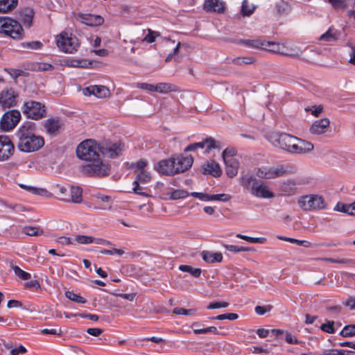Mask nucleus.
<instances>
[{
    "mask_svg": "<svg viewBox=\"0 0 355 355\" xmlns=\"http://www.w3.org/2000/svg\"><path fill=\"white\" fill-rule=\"evenodd\" d=\"M270 141L274 146L292 154H304L313 149L311 142L285 132H272Z\"/></svg>",
    "mask_w": 355,
    "mask_h": 355,
    "instance_id": "1",
    "label": "nucleus"
},
{
    "mask_svg": "<svg viewBox=\"0 0 355 355\" xmlns=\"http://www.w3.org/2000/svg\"><path fill=\"white\" fill-rule=\"evenodd\" d=\"M35 124L33 122L24 123L17 130V147L20 151L32 153L40 150L44 145V139L35 133Z\"/></svg>",
    "mask_w": 355,
    "mask_h": 355,
    "instance_id": "2",
    "label": "nucleus"
},
{
    "mask_svg": "<svg viewBox=\"0 0 355 355\" xmlns=\"http://www.w3.org/2000/svg\"><path fill=\"white\" fill-rule=\"evenodd\" d=\"M240 183L244 189L249 191L257 198L268 199L275 196L269 187L261 180L257 179L252 174L247 173L241 175Z\"/></svg>",
    "mask_w": 355,
    "mask_h": 355,
    "instance_id": "3",
    "label": "nucleus"
},
{
    "mask_svg": "<svg viewBox=\"0 0 355 355\" xmlns=\"http://www.w3.org/2000/svg\"><path fill=\"white\" fill-rule=\"evenodd\" d=\"M101 153V144L93 139L82 141L76 148V155L82 160L89 162L98 158Z\"/></svg>",
    "mask_w": 355,
    "mask_h": 355,
    "instance_id": "4",
    "label": "nucleus"
},
{
    "mask_svg": "<svg viewBox=\"0 0 355 355\" xmlns=\"http://www.w3.org/2000/svg\"><path fill=\"white\" fill-rule=\"evenodd\" d=\"M111 166L109 163L105 162L96 158L82 167V172L88 176L103 178L110 175Z\"/></svg>",
    "mask_w": 355,
    "mask_h": 355,
    "instance_id": "5",
    "label": "nucleus"
},
{
    "mask_svg": "<svg viewBox=\"0 0 355 355\" xmlns=\"http://www.w3.org/2000/svg\"><path fill=\"white\" fill-rule=\"evenodd\" d=\"M55 42L58 49L66 53H73L77 51L80 45L76 36L64 31L57 35Z\"/></svg>",
    "mask_w": 355,
    "mask_h": 355,
    "instance_id": "6",
    "label": "nucleus"
},
{
    "mask_svg": "<svg viewBox=\"0 0 355 355\" xmlns=\"http://www.w3.org/2000/svg\"><path fill=\"white\" fill-rule=\"evenodd\" d=\"M24 115L33 120H40L46 115L45 105L38 101L30 100L24 102L21 107Z\"/></svg>",
    "mask_w": 355,
    "mask_h": 355,
    "instance_id": "7",
    "label": "nucleus"
},
{
    "mask_svg": "<svg viewBox=\"0 0 355 355\" xmlns=\"http://www.w3.org/2000/svg\"><path fill=\"white\" fill-rule=\"evenodd\" d=\"M289 172L287 166H261L256 169L255 177L260 179H275L285 175Z\"/></svg>",
    "mask_w": 355,
    "mask_h": 355,
    "instance_id": "8",
    "label": "nucleus"
},
{
    "mask_svg": "<svg viewBox=\"0 0 355 355\" xmlns=\"http://www.w3.org/2000/svg\"><path fill=\"white\" fill-rule=\"evenodd\" d=\"M298 204L304 210L321 209L325 207L324 199L318 195L302 196L298 200Z\"/></svg>",
    "mask_w": 355,
    "mask_h": 355,
    "instance_id": "9",
    "label": "nucleus"
},
{
    "mask_svg": "<svg viewBox=\"0 0 355 355\" xmlns=\"http://www.w3.org/2000/svg\"><path fill=\"white\" fill-rule=\"evenodd\" d=\"M124 147L121 141L103 143L101 144V153L105 157L114 159L122 155Z\"/></svg>",
    "mask_w": 355,
    "mask_h": 355,
    "instance_id": "10",
    "label": "nucleus"
},
{
    "mask_svg": "<svg viewBox=\"0 0 355 355\" xmlns=\"http://www.w3.org/2000/svg\"><path fill=\"white\" fill-rule=\"evenodd\" d=\"M21 119V113L17 110L6 112L0 120V127L3 130L9 131L15 128Z\"/></svg>",
    "mask_w": 355,
    "mask_h": 355,
    "instance_id": "11",
    "label": "nucleus"
},
{
    "mask_svg": "<svg viewBox=\"0 0 355 355\" xmlns=\"http://www.w3.org/2000/svg\"><path fill=\"white\" fill-rule=\"evenodd\" d=\"M18 97V94L13 88H5L0 92V106L3 109L15 107L17 104Z\"/></svg>",
    "mask_w": 355,
    "mask_h": 355,
    "instance_id": "12",
    "label": "nucleus"
},
{
    "mask_svg": "<svg viewBox=\"0 0 355 355\" xmlns=\"http://www.w3.org/2000/svg\"><path fill=\"white\" fill-rule=\"evenodd\" d=\"M205 148V153H209L212 149L220 148L219 142L211 137H206L200 142H196L188 145L184 148V151H195L198 148Z\"/></svg>",
    "mask_w": 355,
    "mask_h": 355,
    "instance_id": "13",
    "label": "nucleus"
},
{
    "mask_svg": "<svg viewBox=\"0 0 355 355\" xmlns=\"http://www.w3.org/2000/svg\"><path fill=\"white\" fill-rule=\"evenodd\" d=\"M15 146L6 135H0V162L8 160L15 153Z\"/></svg>",
    "mask_w": 355,
    "mask_h": 355,
    "instance_id": "14",
    "label": "nucleus"
},
{
    "mask_svg": "<svg viewBox=\"0 0 355 355\" xmlns=\"http://www.w3.org/2000/svg\"><path fill=\"white\" fill-rule=\"evenodd\" d=\"M24 30L19 21L8 17V26L5 30L4 35L10 37L14 40H20L24 37Z\"/></svg>",
    "mask_w": 355,
    "mask_h": 355,
    "instance_id": "15",
    "label": "nucleus"
},
{
    "mask_svg": "<svg viewBox=\"0 0 355 355\" xmlns=\"http://www.w3.org/2000/svg\"><path fill=\"white\" fill-rule=\"evenodd\" d=\"M174 161V168H175V174L184 173L190 168L193 163V158L191 155L184 156L179 155L173 157Z\"/></svg>",
    "mask_w": 355,
    "mask_h": 355,
    "instance_id": "16",
    "label": "nucleus"
},
{
    "mask_svg": "<svg viewBox=\"0 0 355 355\" xmlns=\"http://www.w3.org/2000/svg\"><path fill=\"white\" fill-rule=\"evenodd\" d=\"M174 161L173 157L167 159L160 160L155 166V169L159 173L172 176L175 175V168H174Z\"/></svg>",
    "mask_w": 355,
    "mask_h": 355,
    "instance_id": "17",
    "label": "nucleus"
},
{
    "mask_svg": "<svg viewBox=\"0 0 355 355\" xmlns=\"http://www.w3.org/2000/svg\"><path fill=\"white\" fill-rule=\"evenodd\" d=\"M62 126V123L58 117L49 118L44 123V127L47 134L53 136H55L59 133Z\"/></svg>",
    "mask_w": 355,
    "mask_h": 355,
    "instance_id": "18",
    "label": "nucleus"
},
{
    "mask_svg": "<svg viewBox=\"0 0 355 355\" xmlns=\"http://www.w3.org/2000/svg\"><path fill=\"white\" fill-rule=\"evenodd\" d=\"M85 95H94L97 98H103L110 94V90L103 85H90L84 89Z\"/></svg>",
    "mask_w": 355,
    "mask_h": 355,
    "instance_id": "19",
    "label": "nucleus"
},
{
    "mask_svg": "<svg viewBox=\"0 0 355 355\" xmlns=\"http://www.w3.org/2000/svg\"><path fill=\"white\" fill-rule=\"evenodd\" d=\"M78 19L82 23L91 26L101 25L104 21L101 16L92 14H79Z\"/></svg>",
    "mask_w": 355,
    "mask_h": 355,
    "instance_id": "20",
    "label": "nucleus"
},
{
    "mask_svg": "<svg viewBox=\"0 0 355 355\" xmlns=\"http://www.w3.org/2000/svg\"><path fill=\"white\" fill-rule=\"evenodd\" d=\"M203 8L207 12L223 13L225 11V5L220 0H205Z\"/></svg>",
    "mask_w": 355,
    "mask_h": 355,
    "instance_id": "21",
    "label": "nucleus"
},
{
    "mask_svg": "<svg viewBox=\"0 0 355 355\" xmlns=\"http://www.w3.org/2000/svg\"><path fill=\"white\" fill-rule=\"evenodd\" d=\"M330 121L327 118H323L317 120L310 127V132L314 135H320L327 131V128L329 126Z\"/></svg>",
    "mask_w": 355,
    "mask_h": 355,
    "instance_id": "22",
    "label": "nucleus"
},
{
    "mask_svg": "<svg viewBox=\"0 0 355 355\" xmlns=\"http://www.w3.org/2000/svg\"><path fill=\"white\" fill-rule=\"evenodd\" d=\"M202 173L205 175L209 174L214 177H219L222 173V171L219 164L215 162H208L202 167Z\"/></svg>",
    "mask_w": 355,
    "mask_h": 355,
    "instance_id": "23",
    "label": "nucleus"
},
{
    "mask_svg": "<svg viewBox=\"0 0 355 355\" xmlns=\"http://www.w3.org/2000/svg\"><path fill=\"white\" fill-rule=\"evenodd\" d=\"M225 164V172L229 178H234L238 173L239 162L236 158L223 160Z\"/></svg>",
    "mask_w": 355,
    "mask_h": 355,
    "instance_id": "24",
    "label": "nucleus"
},
{
    "mask_svg": "<svg viewBox=\"0 0 355 355\" xmlns=\"http://www.w3.org/2000/svg\"><path fill=\"white\" fill-rule=\"evenodd\" d=\"M302 53V51L296 45L293 44H283L282 47V55L289 57H297Z\"/></svg>",
    "mask_w": 355,
    "mask_h": 355,
    "instance_id": "25",
    "label": "nucleus"
},
{
    "mask_svg": "<svg viewBox=\"0 0 355 355\" xmlns=\"http://www.w3.org/2000/svg\"><path fill=\"white\" fill-rule=\"evenodd\" d=\"M70 196L62 197V200L67 202H73L75 203L80 202L82 200V189L79 187H71L69 189Z\"/></svg>",
    "mask_w": 355,
    "mask_h": 355,
    "instance_id": "26",
    "label": "nucleus"
},
{
    "mask_svg": "<svg viewBox=\"0 0 355 355\" xmlns=\"http://www.w3.org/2000/svg\"><path fill=\"white\" fill-rule=\"evenodd\" d=\"M35 12L32 8H26L23 9L19 14V19L24 25L28 28L31 27Z\"/></svg>",
    "mask_w": 355,
    "mask_h": 355,
    "instance_id": "27",
    "label": "nucleus"
},
{
    "mask_svg": "<svg viewBox=\"0 0 355 355\" xmlns=\"http://www.w3.org/2000/svg\"><path fill=\"white\" fill-rule=\"evenodd\" d=\"M202 259L209 263L215 262L220 263L223 261V255L220 252H211L209 251H203L202 253Z\"/></svg>",
    "mask_w": 355,
    "mask_h": 355,
    "instance_id": "28",
    "label": "nucleus"
},
{
    "mask_svg": "<svg viewBox=\"0 0 355 355\" xmlns=\"http://www.w3.org/2000/svg\"><path fill=\"white\" fill-rule=\"evenodd\" d=\"M18 0H0V13H8L16 8Z\"/></svg>",
    "mask_w": 355,
    "mask_h": 355,
    "instance_id": "29",
    "label": "nucleus"
},
{
    "mask_svg": "<svg viewBox=\"0 0 355 355\" xmlns=\"http://www.w3.org/2000/svg\"><path fill=\"white\" fill-rule=\"evenodd\" d=\"M177 87L175 85L166 83H159L155 85V92L161 94H167L171 92H176Z\"/></svg>",
    "mask_w": 355,
    "mask_h": 355,
    "instance_id": "30",
    "label": "nucleus"
},
{
    "mask_svg": "<svg viewBox=\"0 0 355 355\" xmlns=\"http://www.w3.org/2000/svg\"><path fill=\"white\" fill-rule=\"evenodd\" d=\"M338 38L337 31H334L332 27H330L324 33L320 35L319 40L328 42H335Z\"/></svg>",
    "mask_w": 355,
    "mask_h": 355,
    "instance_id": "31",
    "label": "nucleus"
},
{
    "mask_svg": "<svg viewBox=\"0 0 355 355\" xmlns=\"http://www.w3.org/2000/svg\"><path fill=\"white\" fill-rule=\"evenodd\" d=\"M277 12L279 15H287L290 12L291 7L290 4L284 0L280 1L275 5Z\"/></svg>",
    "mask_w": 355,
    "mask_h": 355,
    "instance_id": "32",
    "label": "nucleus"
},
{
    "mask_svg": "<svg viewBox=\"0 0 355 355\" xmlns=\"http://www.w3.org/2000/svg\"><path fill=\"white\" fill-rule=\"evenodd\" d=\"M240 43L250 48L263 49L265 45V40H242Z\"/></svg>",
    "mask_w": 355,
    "mask_h": 355,
    "instance_id": "33",
    "label": "nucleus"
},
{
    "mask_svg": "<svg viewBox=\"0 0 355 355\" xmlns=\"http://www.w3.org/2000/svg\"><path fill=\"white\" fill-rule=\"evenodd\" d=\"M22 232L28 236H35L42 235L44 230L40 227L24 226L22 228Z\"/></svg>",
    "mask_w": 355,
    "mask_h": 355,
    "instance_id": "34",
    "label": "nucleus"
},
{
    "mask_svg": "<svg viewBox=\"0 0 355 355\" xmlns=\"http://www.w3.org/2000/svg\"><path fill=\"white\" fill-rule=\"evenodd\" d=\"M66 64L72 67H87L90 62L85 59H68L66 60Z\"/></svg>",
    "mask_w": 355,
    "mask_h": 355,
    "instance_id": "35",
    "label": "nucleus"
},
{
    "mask_svg": "<svg viewBox=\"0 0 355 355\" xmlns=\"http://www.w3.org/2000/svg\"><path fill=\"white\" fill-rule=\"evenodd\" d=\"M266 45L263 46V50L279 53L282 55V47L283 44L267 42L265 40Z\"/></svg>",
    "mask_w": 355,
    "mask_h": 355,
    "instance_id": "36",
    "label": "nucleus"
},
{
    "mask_svg": "<svg viewBox=\"0 0 355 355\" xmlns=\"http://www.w3.org/2000/svg\"><path fill=\"white\" fill-rule=\"evenodd\" d=\"M255 7L249 3L248 0H243L242 2L241 14L243 17L250 16L254 11Z\"/></svg>",
    "mask_w": 355,
    "mask_h": 355,
    "instance_id": "37",
    "label": "nucleus"
},
{
    "mask_svg": "<svg viewBox=\"0 0 355 355\" xmlns=\"http://www.w3.org/2000/svg\"><path fill=\"white\" fill-rule=\"evenodd\" d=\"M179 270L182 272H189L194 277H199L201 274V270L200 268H194L189 265H180Z\"/></svg>",
    "mask_w": 355,
    "mask_h": 355,
    "instance_id": "38",
    "label": "nucleus"
},
{
    "mask_svg": "<svg viewBox=\"0 0 355 355\" xmlns=\"http://www.w3.org/2000/svg\"><path fill=\"white\" fill-rule=\"evenodd\" d=\"M12 269L14 271L15 275L22 280H28L31 278V275L22 269H21L18 266H12Z\"/></svg>",
    "mask_w": 355,
    "mask_h": 355,
    "instance_id": "39",
    "label": "nucleus"
},
{
    "mask_svg": "<svg viewBox=\"0 0 355 355\" xmlns=\"http://www.w3.org/2000/svg\"><path fill=\"white\" fill-rule=\"evenodd\" d=\"M20 187L26 191L39 196H47L49 193V191L45 189H41V188H37L31 186H26L24 184H20Z\"/></svg>",
    "mask_w": 355,
    "mask_h": 355,
    "instance_id": "40",
    "label": "nucleus"
},
{
    "mask_svg": "<svg viewBox=\"0 0 355 355\" xmlns=\"http://www.w3.org/2000/svg\"><path fill=\"white\" fill-rule=\"evenodd\" d=\"M65 296L70 300L75 302L78 304H85L87 300L78 294L73 293V291H66Z\"/></svg>",
    "mask_w": 355,
    "mask_h": 355,
    "instance_id": "41",
    "label": "nucleus"
},
{
    "mask_svg": "<svg viewBox=\"0 0 355 355\" xmlns=\"http://www.w3.org/2000/svg\"><path fill=\"white\" fill-rule=\"evenodd\" d=\"M340 335L345 338L355 336V324H348L343 327Z\"/></svg>",
    "mask_w": 355,
    "mask_h": 355,
    "instance_id": "42",
    "label": "nucleus"
},
{
    "mask_svg": "<svg viewBox=\"0 0 355 355\" xmlns=\"http://www.w3.org/2000/svg\"><path fill=\"white\" fill-rule=\"evenodd\" d=\"M335 322L333 320H327L325 323L320 325V329L323 332L327 334H334L336 331L334 327Z\"/></svg>",
    "mask_w": 355,
    "mask_h": 355,
    "instance_id": "43",
    "label": "nucleus"
},
{
    "mask_svg": "<svg viewBox=\"0 0 355 355\" xmlns=\"http://www.w3.org/2000/svg\"><path fill=\"white\" fill-rule=\"evenodd\" d=\"M255 62L253 57H237L232 60V63L236 65L250 64Z\"/></svg>",
    "mask_w": 355,
    "mask_h": 355,
    "instance_id": "44",
    "label": "nucleus"
},
{
    "mask_svg": "<svg viewBox=\"0 0 355 355\" xmlns=\"http://www.w3.org/2000/svg\"><path fill=\"white\" fill-rule=\"evenodd\" d=\"M189 196L188 191L182 189H175L170 193V199L178 200L185 198Z\"/></svg>",
    "mask_w": 355,
    "mask_h": 355,
    "instance_id": "45",
    "label": "nucleus"
},
{
    "mask_svg": "<svg viewBox=\"0 0 355 355\" xmlns=\"http://www.w3.org/2000/svg\"><path fill=\"white\" fill-rule=\"evenodd\" d=\"M141 184H146L150 182L151 175L150 173L147 171H142L138 173L136 180Z\"/></svg>",
    "mask_w": 355,
    "mask_h": 355,
    "instance_id": "46",
    "label": "nucleus"
},
{
    "mask_svg": "<svg viewBox=\"0 0 355 355\" xmlns=\"http://www.w3.org/2000/svg\"><path fill=\"white\" fill-rule=\"evenodd\" d=\"M224 248L226 250L234 253L249 252L250 250V248L248 247L238 246L235 245H224Z\"/></svg>",
    "mask_w": 355,
    "mask_h": 355,
    "instance_id": "47",
    "label": "nucleus"
},
{
    "mask_svg": "<svg viewBox=\"0 0 355 355\" xmlns=\"http://www.w3.org/2000/svg\"><path fill=\"white\" fill-rule=\"evenodd\" d=\"M75 241L79 244H91L93 243V236L87 235H76L75 237Z\"/></svg>",
    "mask_w": 355,
    "mask_h": 355,
    "instance_id": "48",
    "label": "nucleus"
},
{
    "mask_svg": "<svg viewBox=\"0 0 355 355\" xmlns=\"http://www.w3.org/2000/svg\"><path fill=\"white\" fill-rule=\"evenodd\" d=\"M173 313L176 315H193L196 313V309H186L182 307H175L173 309Z\"/></svg>",
    "mask_w": 355,
    "mask_h": 355,
    "instance_id": "49",
    "label": "nucleus"
},
{
    "mask_svg": "<svg viewBox=\"0 0 355 355\" xmlns=\"http://www.w3.org/2000/svg\"><path fill=\"white\" fill-rule=\"evenodd\" d=\"M147 165L148 162L145 159H141L135 163H131L130 167L135 169L136 171H138L140 172L142 171H145L144 168L146 167Z\"/></svg>",
    "mask_w": 355,
    "mask_h": 355,
    "instance_id": "50",
    "label": "nucleus"
},
{
    "mask_svg": "<svg viewBox=\"0 0 355 355\" xmlns=\"http://www.w3.org/2000/svg\"><path fill=\"white\" fill-rule=\"evenodd\" d=\"M236 150L235 148L231 147V148H225L223 153H222V157L223 160L234 158V156L236 155Z\"/></svg>",
    "mask_w": 355,
    "mask_h": 355,
    "instance_id": "51",
    "label": "nucleus"
},
{
    "mask_svg": "<svg viewBox=\"0 0 355 355\" xmlns=\"http://www.w3.org/2000/svg\"><path fill=\"white\" fill-rule=\"evenodd\" d=\"M323 109V106L322 105H319L309 107L307 108H305V110L306 112H311L312 115L317 117L322 112Z\"/></svg>",
    "mask_w": 355,
    "mask_h": 355,
    "instance_id": "52",
    "label": "nucleus"
},
{
    "mask_svg": "<svg viewBox=\"0 0 355 355\" xmlns=\"http://www.w3.org/2000/svg\"><path fill=\"white\" fill-rule=\"evenodd\" d=\"M148 34L144 37V41L148 43H153L155 41L156 37L159 36V33L152 31L151 29H148Z\"/></svg>",
    "mask_w": 355,
    "mask_h": 355,
    "instance_id": "53",
    "label": "nucleus"
},
{
    "mask_svg": "<svg viewBox=\"0 0 355 355\" xmlns=\"http://www.w3.org/2000/svg\"><path fill=\"white\" fill-rule=\"evenodd\" d=\"M55 192L60 196V199L62 200V197H67V193L68 189L64 186L56 184L55 186Z\"/></svg>",
    "mask_w": 355,
    "mask_h": 355,
    "instance_id": "54",
    "label": "nucleus"
},
{
    "mask_svg": "<svg viewBox=\"0 0 355 355\" xmlns=\"http://www.w3.org/2000/svg\"><path fill=\"white\" fill-rule=\"evenodd\" d=\"M191 196L195 198H198L200 200L202 201H211V195L205 193H200V192H192L191 193Z\"/></svg>",
    "mask_w": 355,
    "mask_h": 355,
    "instance_id": "55",
    "label": "nucleus"
},
{
    "mask_svg": "<svg viewBox=\"0 0 355 355\" xmlns=\"http://www.w3.org/2000/svg\"><path fill=\"white\" fill-rule=\"evenodd\" d=\"M5 71L10 74V76L14 78L17 79L18 77L22 76L24 71L21 69H13V68H8L5 69Z\"/></svg>",
    "mask_w": 355,
    "mask_h": 355,
    "instance_id": "56",
    "label": "nucleus"
},
{
    "mask_svg": "<svg viewBox=\"0 0 355 355\" xmlns=\"http://www.w3.org/2000/svg\"><path fill=\"white\" fill-rule=\"evenodd\" d=\"M22 46L25 48L31 49H40L42 46V44L39 41H33L22 43Z\"/></svg>",
    "mask_w": 355,
    "mask_h": 355,
    "instance_id": "57",
    "label": "nucleus"
},
{
    "mask_svg": "<svg viewBox=\"0 0 355 355\" xmlns=\"http://www.w3.org/2000/svg\"><path fill=\"white\" fill-rule=\"evenodd\" d=\"M231 196L226 193L211 195V200H218L221 202H227L230 200Z\"/></svg>",
    "mask_w": 355,
    "mask_h": 355,
    "instance_id": "58",
    "label": "nucleus"
},
{
    "mask_svg": "<svg viewBox=\"0 0 355 355\" xmlns=\"http://www.w3.org/2000/svg\"><path fill=\"white\" fill-rule=\"evenodd\" d=\"M229 306V303L226 302H214L210 303L207 306V309H215L219 308H226Z\"/></svg>",
    "mask_w": 355,
    "mask_h": 355,
    "instance_id": "59",
    "label": "nucleus"
},
{
    "mask_svg": "<svg viewBox=\"0 0 355 355\" xmlns=\"http://www.w3.org/2000/svg\"><path fill=\"white\" fill-rule=\"evenodd\" d=\"M99 252L103 254L109 255H113L114 254H116L120 256L124 254V251L123 250L116 248H114L112 250L101 249L99 250Z\"/></svg>",
    "mask_w": 355,
    "mask_h": 355,
    "instance_id": "60",
    "label": "nucleus"
},
{
    "mask_svg": "<svg viewBox=\"0 0 355 355\" xmlns=\"http://www.w3.org/2000/svg\"><path fill=\"white\" fill-rule=\"evenodd\" d=\"M286 342L288 344L291 345H298L300 342L297 339L295 336H294L291 332H286Z\"/></svg>",
    "mask_w": 355,
    "mask_h": 355,
    "instance_id": "61",
    "label": "nucleus"
},
{
    "mask_svg": "<svg viewBox=\"0 0 355 355\" xmlns=\"http://www.w3.org/2000/svg\"><path fill=\"white\" fill-rule=\"evenodd\" d=\"M40 333L42 334L60 336L62 333V331L61 330L60 328H59V329H42L40 330Z\"/></svg>",
    "mask_w": 355,
    "mask_h": 355,
    "instance_id": "62",
    "label": "nucleus"
},
{
    "mask_svg": "<svg viewBox=\"0 0 355 355\" xmlns=\"http://www.w3.org/2000/svg\"><path fill=\"white\" fill-rule=\"evenodd\" d=\"M331 352L332 355H355V352L351 350L333 349Z\"/></svg>",
    "mask_w": 355,
    "mask_h": 355,
    "instance_id": "63",
    "label": "nucleus"
},
{
    "mask_svg": "<svg viewBox=\"0 0 355 355\" xmlns=\"http://www.w3.org/2000/svg\"><path fill=\"white\" fill-rule=\"evenodd\" d=\"M272 306L270 305H268L266 306H257L254 309L255 313L259 315H263L266 312H268L271 310Z\"/></svg>",
    "mask_w": 355,
    "mask_h": 355,
    "instance_id": "64",
    "label": "nucleus"
}]
</instances>
